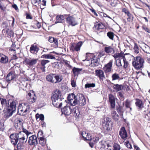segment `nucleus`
<instances>
[{"label":"nucleus","instance_id":"a19ab883","mask_svg":"<svg viewBox=\"0 0 150 150\" xmlns=\"http://www.w3.org/2000/svg\"><path fill=\"white\" fill-rule=\"evenodd\" d=\"M91 64L92 66L95 67L98 64V60L97 59H93L91 60Z\"/></svg>","mask_w":150,"mask_h":150},{"label":"nucleus","instance_id":"2eb2a0df","mask_svg":"<svg viewBox=\"0 0 150 150\" xmlns=\"http://www.w3.org/2000/svg\"><path fill=\"white\" fill-rule=\"evenodd\" d=\"M108 97L111 108L113 109L115 108V98L114 96L111 94L109 95Z\"/></svg>","mask_w":150,"mask_h":150},{"label":"nucleus","instance_id":"ddd939ff","mask_svg":"<svg viewBox=\"0 0 150 150\" xmlns=\"http://www.w3.org/2000/svg\"><path fill=\"white\" fill-rule=\"evenodd\" d=\"M27 98L28 101L30 104H32L35 102L36 99V96L34 94L32 95L30 93H29L27 95Z\"/></svg>","mask_w":150,"mask_h":150},{"label":"nucleus","instance_id":"a878e982","mask_svg":"<svg viewBox=\"0 0 150 150\" xmlns=\"http://www.w3.org/2000/svg\"><path fill=\"white\" fill-rule=\"evenodd\" d=\"M55 75V74H52L47 75L46 76L47 80L50 82L54 83L55 82L54 81Z\"/></svg>","mask_w":150,"mask_h":150},{"label":"nucleus","instance_id":"f8f14e48","mask_svg":"<svg viewBox=\"0 0 150 150\" xmlns=\"http://www.w3.org/2000/svg\"><path fill=\"white\" fill-rule=\"evenodd\" d=\"M67 99L70 105L73 104V105L75 106V95L74 93L69 94Z\"/></svg>","mask_w":150,"mask_h":150},{"label":"nucleus","instance_id":"cd10ccee","mask_svg":"<svg viewBox=\"0 0 150 150\" xmlns=\"http://www.w3.org/2000/svg\"><path fill=\"white\" fill-rule=\"evenodd\" d=\"M27 139H26L25 141H19L18 143L17 144V148L18 150L23 149L24 148V144L26 142Z\"/></svg>","mask_w":150,"mask_h":150},{"label":"nucleus","instance_id":"774afa93","mask_svg":"<svg viewBox=\"0 0 150 150\" xmlns=\"http://www.w3.org/2000/svg\"><path fill=\"white\" fill-rule=\"evenodd\" d=\"M40 119L41 120H43L44 119V117L43 114H40Z\"/></svg>","mask_w":150,"mask_h":150},{"label":"nucleus","instance_id":"79ce46f5","mask_svg":"<svg viewBox=\"0 0 150 150\" xmlns=\"http://www.w3.org/2000/svg\"><path fill=\"white\" fill-rule=\"evenodd\" d=\"M134 45L133 48V50L135 53L137 54L139 52V50L138 46L137 44L136 43H134Z\"/></svg>","mask_w":150,"mask_h":150},{"label":"nucleus","instance_id":"bb28decb","mask_svg":"<svg viewBox=\"0 0 150 150\" xmlns=\"http://www.w3.org/2000/svg\"><path fill=\"white\" fill-rule=\"evenodd\" d=\"M125 54L123 53L115 54L113 56L115 60H117L122 59L125 57Z\"/></svg>","mask_w":150,"mask_h":150},{"label":"nucleus","instance_id":"603ef678","mask_svg":"<svg viewBox=\"0 0 150 150\" xmlns=\"http://www.w3.org/2000/svg\"><path fill=\"white\" fill-rule=\"evenodd\" d=\"M123 109V107L119 105V107L117 108V110L119 114H122L123 113L122 110Z\"/></svg>","mask_w":150,"mask_h":150},{"label":"nucleus","instance_id":"69168bd1","mask_svg":"<svg viewBox=\"0 0 150 150\" xmlns=\"http://www.w3.org/2000/svg\"><path fill=\"white\" fill-rule=\"evenodd\" d=\"M118 61V63H116V65L118 67L122 66V64H121L120 59H119L117 60Z\"/></svg>","mask_w":150,"mask_h":150},{"label":"nucleus","instance_id":"c9c22d12","mask_svg":"<svg viewBox=\"0 0 150 150\" xmlns=\"http://www.w3.org/2000/svg\"><path fill=\"white\" fill-rule=\"evenodd\" d=\"M111 115L112 118L115 121H117L118 119V115L116 111L112 110L111 112Z\"/></svg>","mask_w":150,"mask_h":150},{"label":"nucleus","instance_id":"aec40b11","mask_svg":"<svg viewBox=\"0 0 150 150\" xmlns=\"http://www.w3.org/2000/svg\"><path fill=\"white\" fill-rule=\"evenodd\" d=\"M119 134L121 138L122 139H125L127 137V133L124 127H122L121 128L119 131Z\"/></svg>","mask_w":150,"mask_h":150},{"label":"nucleus","instance_id":"de8ad7c7","mask_svg":"<svg viewBox=\"0 0 150 150\" xmlns=\"http://www.w3.org/2000/svg\"><path fill=\"white\" fill-rule=\"evenodd\" d=\"M22 130L23 131L22 132H23V134L24 133H25L26 134L27 138L28 137V136H29L30 134H32V133L30 132H29L26 129H24L23 127V129H22Z\"/></svg>","mask_w":150,"mask_h":150},{"label":"nucleus","instance_id":"680f3d73","mask_svg":"<svg viewBox=\"0 0 150 150\" xmlns=\"http://www.w3.org/2000/svg\"><path fill=\"white\" fill-rule=\"evenodd\" d=\"M93 141L95 143L98 142L99 138L98 137H94L92 139Z\"/></svg>","mask_w":150,"mask_h":150},{"label":"nucleus","instance_id":"3c124183","mask_svg":"<svg viewBox=\"0 0 150 150\" xmlns=\"http://www.w3.org/2000/svg\"><path fill=\"white\" fill-rule=\"evenodd\" d=\"M50 62V61L47 60H42L41 61V64L42 66H45V65Z\"/></svg>","mask_w":150,"mask_h":150},{"label":"nucleus","instance_id":"423d86ee","mask_svg":"<svg viewBox=\"0 0 150 150\" xmlns=\"http://www.w3.org/2000/svg\"><path fill=\"white\" fill-rule=\"evenodd\" d=\"M103 127L104 130L107 131L110 130L112 122L110 118L108 117L105 118L103 121Z\"/></svg>","mask_w":150,"mask_h":150},{"label":"nucleus","instance_id":"0e129e2a","mask_svg":"<svg viewBox=\"0 0 150 150\" xmlns=\"http://www.w3.org/2000/svg\"><path fill=\"white\" fill-rule=\"evenodd\" d=\"M26 18L27 19H32V17L31 16L30 14L27 13L26 14Z\"/></svg>","mask_w":150,"mask_h":150},{"label":"nucleus","instance_id":"f257e3e1","mask_svg":"<svg viewBox=\"0 0 150 150\" xmlns=\"http://www.w3.org/2000/svg\"><path fill=\"white\" fill-rule=\"evenodd\" d=\"M19 133H16L15 134H12L10 136L11 143L14 146L17 145L18 141H25L27 138H25V136L23 132L22 131H19Z\"/></svg>","mask_w":150,"mask_h":150},{"label":"nucleus","instance_id":"37998d69","mask_svg":"<svg viewBox=\"0 0 150 150\" xmlns=\"http://www.w3.org/2000/svg\"><path fill=\"white\" fill-rule=\"evenodd\" d=\"M18 49V48L16 47V45L15 44L13 43L11 47L10 48L9 50L10 51H13V52H14V53L15 54L16 53V50Z\"/></svg>","mask_w":150,"mask_h":150},{"label":"nucleus","instance_id":"393cba45","mask_svg":"<svg viewBox=\"0 0 150 150\" xmlns=\"http://www.w3.org/2000/svg\"><path fill=\"white\" fill-rule=\"evenodd\" d=\"M141 47L144 52L147 53H150V47L148 45L144 43H143Z\"/></svg>","mask_w":150,"mask_h":150},{"label":"nucleus","instance_id":"7c9ffc66","mask_svg":"<svg viewBox=\"0 0 150 150\" xmlns=\"http://www.w3.org/2000/svg\"><path fill=\"white\" fill-rule=\"evenodd\" d=\"M56 23H63L64 21V18L62 15L57 16L56 18Z\"/></svg>","mask_w":150,"mask_h":150},{"label":"nucleus","instance_id":"5701e85b","mask_svg":"<svg viewBox=\"0 0 150 150\" xmlns=\"http://www.w3.org/2000/svg\"><path fill=\"white\" fill-rule=\"evenodd\" d=\"M48 41L51 43H53L54 46L56 47L58 46V41L57 39L55 38L52 37H50L49 38Z\"/></svg>","mask_w":150,"mask_h":150},{"label":"nucleus","instance_id":"473e14b6","mask_svg":"<svg viewBox=\"0 0 150 150\" xmlns=\"http://www.w3.org/2000/svg\"><path fill=\"white\" fill-rule=\"evenodd\" d=\"M104 26L101 23H98L96 24L94 26V28L96 30H99L104 28Z\"/></svg>","mask_w":150,"mask_h":150},{"label":"nucleus","instance_id":"8fccbe9b","mask_svg":"<svg viewBox=\"0 0 150 150\" xmlns=\"http://www.w3.org/2000/svg\"><path fill=\"white\" fill-rule=\"evenodd\" d=\"M95 86V84L94 83H87L85 84V87L86 88H89L90 87H94Z\"/></svg>","mask_w":150,"mask_h":150},{"label":"nucleus","instance_id":"e2e57ef3","mask_svg":"<svg viewBox=\"0 0 150 150\" xmlns=\"http://www.w3.org/2000/svg\"><path fill=\"white\" fill-rule=\"evenodd\" d=\"M126 146L128 148L131 149L132 148V146L131 144L129 143L128 141L125 142Z\"/></svg>","mask_w":150,"mask_h":150},{"label":"nucleus","instance_id":"b1692460","mask_svg":"<svg viewBox=\"0 0 150 150\" xmlns=\"http://www.w3.org/2000/svg\"><path fill=\"white\" fill-rule=\"evenodd\" d=\"M39 50V49L38 47L35 45H31L30 48V51L31 53L36 54L38 52Z\"/></svg>","mask_w":150,"mask_h":150},{"label":"nucleus","instance_id":"4d7b16f0","mask_svg":"<svg viewBox=\"0 0 150 150\" xmlns=\"http://www.w3.org/2000/svg\"><path fill=\"white\" fill-rule=\"evenodd\" d=\"M128 16V17L127 18V20L128 21L130 22L133 20L134 17L133 16L132 14Z\"/></svg>","mask_w":150,"mask_h":150},{"label":"nucleus","instance_id":"e433bc0d","mask_svg":"<svg viewBox=\"0 0 150 150\" xmlns=\"http://www.w3.org/2000/svg\"><path fill=\"white\" fill-rule=\"evenodd\" d=\"M132 102L128 99H127L125 102V106L127 108H129L130 111L132 110V109L131 107Z\"/></svg>","mask_w":150,"mask_h":150},{"label":"nucleus","instance_id":"9d476101","mask_svg":"<svg viewBox=\"0 0 150 150\" xmlns=\"http://www.w3.org/2000/svg\"><path fill=\"white\" fill-rule=\"evenodd\" d=\"M113 61V60H110L108 63L105 64L103 67V69L105 73H108L111 71Z\"/></svg>","mask_w":150,"mask_h":150},{"label":"nucleus","instance_id":"f03ea898","mask_svg":"<svg viewBox=\"0 0 150 150\" xmlns=\"http://www.w3.org/2000/svg\"><path fill=\"white\" fill-rule=\"evenodd\" d=\"M61 93L59 90H56L53 93V95L51 97L52 104L57 108L60 107L62 105V103L61 102L60 97Z\"/></svg>","mask_w":150,"mask_h":150},{"label":"nucleus","instance_id":"864d4df0","mask_svg":"<svg viewBox=\"0 0 150 150\" xmlns=\"http://www.w3.org/2000/svg\"><path fill=\"white\" fill-rule=\"evenodd\" d=\"M120 145L117 144H114L113 145V150H120Z\"/></svg>","mask_w":150,"mask_h":150},{"label":"nucleus","instance_id":"7ed1b4c3","mask_svg":"<svg viewBox=\"0 0 150 150\" xmlns=\"http://www.w3.org/2000/svg\"><path fill=\"white\" fill-rule=\"evenodd\" d=\"M144 63L143 59L139 56L134 57L132 60V64L137 69H139L143 67Z\"/></svg>","mask_w":150,"mask_h":150},{"label":"nucleus","instance_id":"c756f323","mask_svg":"<svg viewBox=\"0 0 150 150\" xmlns=\"http://www.w3.org/2000/svg\"><path fill=\"white\" fill-rule=\"evenodd\" d=\"M104 51L107 54H110L112 52H114V50L112 47L108 46L105 47Z\"/></svg>","mask_w":150,"mask_h":150},{"label":"nucleus","instance_id":"dca6fc26","mask_svg":"<svg viewBox=\"0 0 150 150\" xmlns=\"http://www.w3.org/2000/svg\"><path fill=\"white\" fill-rule=\"evenodd\" d=\"M16 74L14 71H12L7 75L6 77V81L7 82L14 79L16 76Z\"/></svg>","mask_w":150,"mask_h":150},{"label":"nucleus","instance_id":"1a4fd4ad","mask_svg":"<svg viewBox=\"0 0 150 150\" xmlns=\"http://www.w3.org/2000/svg\"><path fill=\"white\" fill-rule=\"evenodd\" d=\"M38 59H32L30 58H26L23 62V63L26 65L30 67L33 66L35 65L37 62Z\"/></svg>","mask_w":150,"mask_h":150},{"label":"nucleus","instance_id":"a211bd4d","mask_svg":"<svg viewBox=\"0 0 150 150\" xmlns=\"http://www.w3.org/2000/svg\"><path fill=\"white\" fill-rule=\"evenodd\" d=\"M42 131L39 132L38 133V137H39L40 144L42 146H44L46 143V140L43 136L42 137L40 136V135H42Z\"/></svg>","mask_w":150,"mask_h":150},{"label":"nucleus","instance_id":"c85d7f7f","mask_svg":"<svg viewBox=\"0 0 150 150\" xmlns=\"http://www.w3.org/2000/svg\"><path fill=\"white\" fill-rule=\"evenodd\" d=\"M136 101L135 103L136 106L139 109H142L144 107V103L140 100L138 99H136Z\"/></svg>","mask_w":150,"mask_h":150},{"label":"nucleus","instance_id":"6e6d98bb","mask_svg":"<svg viewBox=\"0 0 150 150\" xmlns=\"http://www.w3.org/2000/svg\"><path fill=\"white\" fill-rule=\"evenodd\" d=\"M142 29L148 33H150V30L146 26L144 25L142 26Z\"/></svg>","mask_w":150,"mask_h":150},{"label":"nucleus","instance_id":"4be33fe9","mask_svg":"<svg viewBox=\"0 0 150 150\" xmlns=\"http://www.w3.org/2000/svg\"><path fill=\"white\" fill-rule=\"evenodd\" d=\"M82 135L85 140H91L92 139L91 135L89 133L86 132L85 131H83L82 132Z\"/></svg>","mask_w":150,"mask_h":150},{"label":"nucleus","instance_id":"ea45409f","mask_svg":"<svg viewBox=\"0 0 150 150\" xmlns=\"http://www.w3.org/2000/svg\"><path fill=\"white\" fill-rule=\"evenodd\" d=\"M76 75H78L79 74H81L85 72V71L82 70V69L76 68Z\"/></svg>","mask_w":150,"mask_h":150},{"label":"nucleus","instance_id":"58836bf2","mask_svg":"<svg viewBox=\"0 0 150 150\" xmlns=\"http://www.w3.org/2000/svg\"><path fill=\"white\" fill-rule=\"evenodd\" d=\"M111 77L112 81L119 80L120 79L119 75L116 73L112 74Z\"/></svg>","mask_w":150,"mask_h":150},{"label":"nucleus","instance_id":"6e6552de","mask_svg":"<svg viewBox=\"0 0 150 150\" xmlns=\"http://www.w3.org/2000/svg\"><path fill=\"white\" fill-rule=\"evenodd\" d=\"M28 109L24 103H22L20 104L18 107V112L21 115H25L26 114Z\"/></svg>","mask_w":150,"mask_h":150},{"label":"nucleus","instance_id":"0eeeda50","mask_svg":"<svg viewBox=\"0 0 150 150\" xmlns=\"http://www.w3.org/2000/svg\"><path fill=\"white\" fill-rule=\"evenodd\" d=\"M75 107L73 105V104L70 105V106L69 107L67 105L62 109V114L65 115H69L71 112H73L74 113H75L74 109Z\"/></svg>","mask_w":150,"mask_h":150},{"label":"nucleus","instance_id":"f3484780","mask_svg":"<svg viewBox=\"0 0 150 150\" xmlns=\"http://www.w3.org/2000/svg\"><path fill=\"white\" fill-rule=\"evenodd\" d=\"M66 19L67 23L69 25L72 26L75 25V20L73 16L68 15V17L66 18Z\"/></svg>","mask_w":150,"mask_h":150},{"label":"nucleus","instance_id":"412c9836","mask_svg":"<svg viewBox=\"0 0 150 150\" xmlns=\"http://www.w3.org/2000/svg\"><path fill=\"white\" fill-rule=\"evenodd\" d=\"M8 60L7 56L0 53V62L2 64H6L8 62Z\"/></svg>","mask_w":150,"mask_h":150},{"label":"nucleus","instance_id":"a18cd8bd","mask_svg":"<svg viewBox=\"0 0 150 150\" xmlns=\"http://www.w3.org/2000/svg\"><path fill=\"white\" fill-rule=\"evenodd\" d=\"M23 120L20 117H17L15 120V123L22 124Z\"/></svg>","mask_w":150,"mask_h":150},{"label":"nucleus","instance_id":"4c0bfd02","mask_svg":"<svg viewBox=\"0 0 150 150\" xmlns=\"http://www.w3.org/2000/svg\"><path fill=\"white\" fill-rule=\"evenodd\" d=\"M15 127L18 132L22 131L23 129L22 124L15 123Z\"/></svg>","mask_w":150,"mask_h":150},{"label":"nucleus","instance_id":"9b49d317","mask_svg":"<svg viewBox=\"0 0 150 150\" xmlns=\"http://www.w3.org/2000/svg\"><path fill=\"white\" fill-rule=\"evenodd\" d=\"M28 142L30 145L35 146L37 145L38 142L36 135H33L30 136L29 138Z\"/></svg>","mask_w":150,"mask_h":150},{"label":"nucleus","instance_id":"6ab92c4d","mask_svg":"<svg viewBox=\"0 0 150 150\" xmlns=\"http://www.w3.org/2000/svg\"><path fill=\"white\" fill-rule=\"evenodd\" d=\"M96 75L97 76L100 80H103L105 78V76L103 71L100 70H97L95 71Z\"/></svg>","mask_w":150,"mask_h":150},{"label":"nucleus","instance_id":"13d9d810","mask_svg":"<svg viewBox=\"0 0 150 150\" xmlns=\"http://www.w3.org/2000/svg\"><path fill=\"white\" fill-rule=\"evenodd\" d=\"M64 63L67 67L70 68H72V66L70 64V62H69L66 60L64 61Z\"/></svg>","mask_w":150,"mask_h":150},{"label":"nucleus","instance_id":"09e8293b","mask_svg":"<svg viewBox=\"0 0 150 150\" xmlns=\"http://www.w3.org/2000/svg\"><path fill=\"white\" fill-rule=\"evenodd\" d=\"M108 36L111 40H113L114 34V33L112 32H108L107 33Z\"/></svg>","mask_w":150,"mask_h":150},{"label":"nucleus","instance_id":"39448f33","mask_svg":"<svg viewBox=\"0 0 150 150\" xmlns=\"http://www.w3.org/2000/svg\"><path fill=\"white\" fill-rule=\"evenodd\" d=\"M86 103V99L83 94L79 93L76 96V105L78 104L83 106L85 105Z\"/></svg>","mask_w":150,"mask_h":150},{"label":"nucleus","instance_id":"338daca9","mask_svg":"<svg viewBox=\"0 0 150 150\" xmlns=\"http://www.w3.org/2000/svg\"><path fill=\"white\" fill-rule=\"evenodd\" d=\"M0 8L3 10H4L5 9L4 8L3 6V4L1 1L0 0Z\"/></svg>","mask_w":150,"mask_h":150},{"label":"nucleus","instance_id":"c03bdc74","mask_svg":"<svg viewBox=\"0 0 150 150\" xmlns=\"http://www.w3.org/2000/svg\"><path fill=\"white\" fill-rule=\"evenodd\" d=\"M83 44L82 42L80 41L76 45V51H78L80 50V47Z\"/></svg>","mask_w":150,"mask_h":150},{"label":"nucleus","instance_id":"f704fd0d","mask_svg":"<svg viewBox=\"0 0 150 150\" xmlns=\"http://www.w3.org/2000/svg\"><path fill=\"white\" fill-rule=\"evenodd\" d=\"M41 58L46 59H56L54 55L51 54H45L41 56Z\"/></svg>","mask_w":150,"mask_h":150},{"label":"nucleus","instance_id":"49530a36","mask_svg":"<svg viewBox=\"0 0 150 150\" xmlns=\"http://www.w3.org/2000/svg\"><path fill=\"white\" fill-rule=\"evenodd\" d=\"M122 59H123V61L124 63L123 67L124 68L126 69L128 67V65H129V63L126 60V59L125 57H124Z\"/></svg>","mask_w":150,"mask_h":150},{"label":"nucleus","instance_id":"5fc2aeb1","mask_svg":"<svg viewBox=\"0 0 150 150\" xmlns=\"http://www.w3.org/2000/svg\"><path fill=\"white\" fill-rule=\"evenodd\" d=\"M70 50L72 52H74L75 50V44L73 43L70 46Z\"/></svg>","mask_w":150,"mask_h":150},{"label":"nucleus","instance_id":"72a5a7b5","mask_svg":"<svg viewBox=\"0 0 150 150\" xmlns=\"http://www.w3.org/2000/svg\"><path fill=\"white\" fill-rule=\"evenodd\" d=\"M124 88V86L122 85H119L117 84H114L113 88L117 91H119L122 90Z\"/></svg>","mask_w":150,"mask_h":150},{"label":"nucleus","instance_id":"4468645a","mask_svg":"<svg viewBox=\"0 0 150 150\" xmlns=\"http://www.w3.org/2000/svg\"><path fill=\"white\" fill-rule=\"evenodd\" d=\"M0 100L3 107V110L7 109L10 108V104H9L8 100L1 98H0Z\"/></svg>","mask_w":150,"mask_h":150},{"label":"nucleus","instance_id":"bf43d9fd","mask_svg":"<svg viewBox=\"0 0 150 150\" xmlns=\"http://www.w3.org/2000/svg\"><path fill=\"white\" fill-rule=\"evenodd\" d=\"M71 84L73 87H75V81L74 78L71 79Z\"/></svg>","mask_w":150,"mask_h":150},{"label":"nucleus","instance_id":"052dcab7","mask_svg":"<svg viewBox=\"0 0 150 150\" xmlns=\"http://www.w3.org/2000/svg\"><path fill=\"white\" fill-rule=\"evenodd\" d=\"M31 1L32 3H33L34 4L38 3V4H39L40 3L41 0H31Z\"/></svg>","mask_w":150,"mask_h":150},{"label":"nucleus","instance_id":"20e7f679","mask_svg":"<svg viewBox=\"0 0 150 150\" xmlns=\"http://www.w3.org/2000/svg\"><path fill=\"white\" fill-rule=\"evenodd\" d=\"M16 104L15 102L13 101L10 103V108L7 109L3 110L4 116L8 118L11 116L14 111L16 110Z\"/></svg>","mask_w":150,"mask_h":150},{"label":"nucleus","instance_id":"2f4dec72","mask_svg":"<svg viewBox=\"0 0 150 150\" xmlns=\"http://www.w3.org/2000/svg\"><path fill=\"white\" fill-rule=\"evenodd\" d=\"M63 78L62 75L59 74H56L55 75L54 83H59L62 80Z\"/></svg>","mask_w":150,"mask_h":150}]
</instances>
